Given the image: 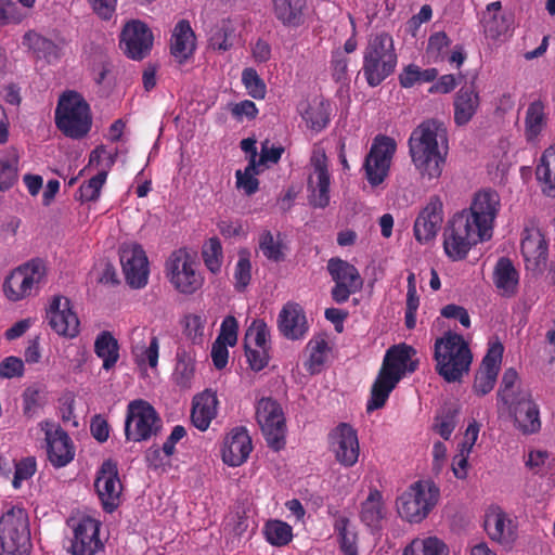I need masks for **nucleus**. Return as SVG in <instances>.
I'll return each mask as SVG.
<instances>
[{
  "label": "nucleus",
  "mask_w": 555,
  "mask_h": 555,
  "mask_svg": "<svg viewBox=\"0 0 555 555\" xmlns=\"http://www.w3.org/2000/svg\"><path fill=\"white\" fill-rule=\"evenodd\" d=\"M310 162L313 172L308 179L309 204L314 208H325L330 205L331 185V175L325 152L314 150Z\"/></svg>",
  "instance_id": "nucleus-19"
},
{
  "label": "nucleus",
  "mask_w": 555,
  "mask_h": 555,
  "mask_svg": "<svg viewBox=\"0 0 555 555\" xmlns=\"http://www.w3.org/2000/svg\"><path fill=\"white\" fill-rule=\"evenodd\" d=\"M253 450L251 438L245 427L233 428L224 438L221 449L222 461L231 467L244 464Z\"/></svg>",
  "instance_id": "nucleus-27"
},
{
  "label": "nucleus",
  "mask_w": 555,
  "mask_h": 555,
  "mask_svg": "<svg viewBox=\"0 0 555 555\" xmlns=\"http://www.w3.org/2000/svg\"><path fill=\"white\" fill-rule=\"evenodd\" d=\"M242 82L248 95L256 100L264 99L267 94V86L255 68L247 67L243 69Z\"/></svg>",
  "instance_id": "nucleus-53"
},
{
  "label": "nucleus",
  "mask_w": 555,
  "mask_h": 555,
  "mask_svg": "<svg viewBox=\"0 0 555 555\" xmlns=\"http://www.w3.org/2000/svg\"><path fill=\"white\" fill-rule=\"evenodd\" d=\"M131 354L134 363L139 367L149 366L156 369L159 358V340L157 336L153 335L147 345L143 341L133 343L131 346Z\"/></svg>",
  "instance_id": "nucleus-41"
},
{
  "label": "nucleus",
  "mask_w": 555,
  "mask_h": 555,
  "mask_svg": "<svg viewBox=\"0 0 555 555\" xmlns=\"http://www.w3.org/2000/svg\"><path fill=\"white\" fill-rule=\"evenodd\" d=\"M501 199L498 192L487 189L477 192L468 209L457 212L468 219V223L489 240L493 234L494 220L500 211Z\"/></svg>",
  "instance_id": "nucleus-13"
},
{
  "label": "nucleus",
  "mask_w": 555,
  "mask_h": 555,
  "mask_svg": "<svg viewBox=\"0 0 555 555\" xmlns=\"http://www.w3.org/2000/svg\"><path fill=\"white\" fill-rule=\"evenodd\" d=\"M451 40L444 31L433 34L428 39L427 54L434 62L443 61L448 54Z\"/></svg>",
  "instance_id": "nucleus-56"
},
{
  "label": "nucleus",
  "mask_w": 555,
  "mask_h": 555,
  "mask_svg": "<svg viewBox=\"0 0 555 555\" xmlns=\"http://www.w3.org/2000/svg\"><path fill=\"white\" fill-rule=\"evenodd\" d=\"M14 476L12 486L14 489H20L23 481L29 480L37 470V463L34 456H27L20 461H14Z\"/></svg>",
  "instance_id": "nucleus-57"
},
{
  "label": "nucleus",
  "mask_w": 555,
  "mask_h": 555,
  "mask_svg": "<svg viewBox=\"0 0 555 555\" xmlns=\"http://www.w3.org/2000/svg\"><path fill=\"white\" fill-rule=\"evenodd\" d=\"M234 35V28L231 22L222 20L220 23L211 27L209 33V47L214 50L225 52L231 49L232 42L230 38Z\"/></svg>",
  "instance_id": "nucleus-47"
},
{
  "label": "nucleus",
  "mask_w": 555,
  "mask_h": 555,
  "mask_svg": "<svg viewBox=\"0 0 555 555\" xmlns=\"http://www.w3.org/2000/svg\"><path fill=\"white\" fill-rule=\"evenodd\" d=\"M254 170L255 162L250 160L244 172L237 170L235 173L236 186L244 190L246 195H253L258 191L259 181L253 176Z\"/></svg>",
  "instance_id": "nucleus-58"
},
{
  "label": "nucleus",
  "mask_w": 555,
  "mask_h": 555,
  "mask_svg": "<svg viewBox=\"0 0 555 555\" xmlns=\"http://www.w3.org/2000/svg\"><path fill=\"white\" fill-rule=\"evenodd\" d=\"M264 535L271 545L283 546L291 542L293 529L281 520H271L264 527Z\"/></svg>",
  "instance_id": "nucleus-51"
},
{
  "label": "nucleus",
  "mask_w": 555,
  "mask_h": 555,
  "mask_svg": "<svg viewBox=\"0 0 555 555\" xmlns=\"http://www.w3.org/2000/svg\"><path fill=\"white\" fill-rule=\"evenodd\" d=\"M270 335L267 323L261 319H255L248 326L244 337V347L251 345L254 347H267Z\"/></svg>",
  "instance_id": "nucleus-54"
},
{
  "label": "nucleus",
  "mask_w": 555,
  "mask_h": 555,
  "mask_svg": "<svg viewBox=\"0 0 555 555\" xmlns=\"http://www.w3.org/2000/svg\"><path fill=\"white\" fill-rule=\"evenodd\" d=\"M348 64L349 57L345 53L339 50L332 53V77L336 82L345 83L348 81Z\"/></svg>",
  "instance_id": "nucleus-60"
},
{
  "label": "nucleus",
  "mask_w": 555,
  "mask_h": 555,
  "mask_svg": "<svg viewBox=\"0 0 555 555\" xmlns=\"http://www.w3.org/2000/svg\"><path fill=\"white\" fill-rule=\"evenodd\" d=\"M22 401L24 416L33 418L44 406L47 402L46 392L37 386H29L23 391Z\"/></svg>",
  "instance_id": "nucleus-49"
},
{
  "label": "nucleus",
  "mask_w": 555,
  "mask_h": 555,
  "mask_svg": "<svg viewBox=\"0 0 555 555\" xmlns=\"http://www.w3.org/2000/svg\"><path fill=\"white\" fill-rule=\"evenodd\" d=\"M195 366L191 360L179 359L176 364L175 377L178 386L183 388L191 387L194 377Z\"/></svg>",
  "instance_id": "nucleus-63"
},
{
  "label": "nucleus",
  "mask_w": 555,
  "mask_h": 555,
  "mask_svg": "<svg viewBox=\"0 0 555 555\" xmlns=\"http://www.w3.org/2000/svg\"><path fill=\"white\" fill-rule=\"evenodd\" d=\"M119 258L126 282L132 288L144 287L149 279V260L143 248L139 244L124 245Z\"/></svg>",
  "instance_id": "nucleus-22"
},
{
  "label": "nucleus",
  "mask_w": 555,
  "mask_h": 555,
  "mask_svg": "<svg viewBox=\"0 0 555 555\" xmlns=\"http://www.w3.org/2000/svg\"><path fill=\"white\" fill-rule=\"evenodd\" d=\"M237 320L233 315H228L221 323L217 339H221V341H224L225 344H229L230 347H233L237 343Z\"/></svg>",
  "instance_id": "nucleus-64"
},
{
  "label": "nucleus",
  "mask_w": 555,
  "mask_h": 555,
  "mask_svg": "<svg viewBox=\"0 0 555 555\" xmlns=\"http://www.w3.org/2000/svg\"><path fill=\"white\" fill-rule=\"evenodd\" d=\"M503 350L501 343L492 344L488 349L473 384V390L477 396H486L493 389L500 372Z\"/></svg>",
  "instance_id": "nucleus-26"
},
{
  "label": "nucleus",
  "mask_w": 555,
  "mask_h": 555,
  "mask_svg": "<svg viewBox=\"0 0 555 555\" xmlns=\"http://www.w3.org/2000/svg\"><path fill=\"white\" fill-rule=\"evenodd\" d=\"M256 420L268 447L274 451L283 449L286 424L281 404L272 398H261L256 404Z\"/></svg>",
  "instance_id": "nucleus-12"
},
{
  "label": "nucleus",
  "mask_w": 555,
  "mask_h": 555,
  "mask_svg": "<svg viewBox=\"0 0 555 555\" xmlns=\"http://www.w3.org/2000/svg\"><path fill=\"white\" fill-rule=\"evenodd\" d=\"M162 426V418L151 403L142 399L128 403L125 420V438L127 441L150 440L157 436Z\"/></svg>",
  "instance_id": "nucleus-9"
},
{
  "label": "nucleus",
  "mask_w": 555,
  "mask_h": 555,
  "mask_svg": "<svg viewBox=\"0 0 555 555\" xmlns=\"http://www.w3.org/2000/svg\"><path fill=\"white\" fill-rule=\"evenodd\" d=\"M47 267L43 260L36 258L14 269L3 283L5 297L18 301L38 292L46 283Z\"/></svg>",
  "instance_id": "nucleus-10"
},
{
  "label": "nucleus",
  "mask_w": 555,
  "mask_h": 555,
  "mask_svg": "<svg viewBox=\"0 0 555 555\" xmlns=\"http://www.w3.org/2000/svg\"><path fill=\"white\" fill-rule=\"evenodd\" d=\"M55 125L68 138L80 139L91 128L90 107L76 91L64 92L55 108Z\"/></svg>",
  "instance_id": "nucleus-7"
},
{
  "label": "nucleus",
  "mask_w": 555,
  "mask_h": 555,
  "mask_svg": "<svg viewBox=\"0 0 555 555\" xmlns=\"http://www.w3.org/2000/svg\"><path fill=\"white\" fill-rule=\"evenodd\" d=\"M245 354L248 364L253 371L259 372L263 370L269 363L268 347H255L251 345L245 347Z\"/></svg>",
  "instance_id": "nucleus-61"
},
{
  "label": "nucleus",
  "mask_w": 555,
  "mask_h": 555,
  "mask_svg": "<svg viewBox=\"0 0 555 555\" xmlns=\"http://www.w3.org/2000/svg\"><path fill=\"white\" fill-rule=\"evenodd\" d=\"M23 44L31 50L37 57L44 59L49 63L61 57V46L35 31L24 35Z\"/></svg>",
  "instance_id": "nucleus-38"
},
{
  "label": "nucleus",
  "mask_w": 555,
  "mask_h": 555,
  "mask_svg": "<svg viewBox=\"0 0 555 555\" xmlns=\"http://www.w3.org/2000/svg\"><path fill=\"white\" fill-rule=\"evenodd\" d=\"M415 354L416 350L406 344L391 346L386 351L382 366L371 387L370 399L366 403L367 412L382 409L405 374L417 370L418 361L413 359Z\"/></svg>",
  "instance_id": "nucleus-2"
},
{
  "label": "nucleus",
  "mask_w": 555,
  "mask_h": 555,
  "mask_svg": "<svg viewBox=\"0 0 555 555\" xmlns=\"http://www.w3.org/2000/svg\"><path fill=\"white\" fill-rule=\"evenodd\" d=\"M20 156L14 147L7 150V157L0 158V191L11 189L17 181Z\"/></svg>",
  "instance_id": "nucleus-44"
},
{
  "label": "nucleus",
  "mask_w": 555,
  "mask_h": 555,
  "mask_svg": "<svg viewBox=\"0 0 555 555\" xmlns=\"http://www.w3.org/2000/svg\"><path fill=\"white\" fill-rule=\"evenodd\" d=\"M439 139H446V129L434 119L418 125L409 139L412 163L421 179L427 182L437 181L446 166L447 151H440Z\"/></svg>",
  "instance_id": "nucleus-1"
},
{
  "label": "nucleus",
  "mask_w": 555,
  "mask_h": 555,
  "mask_svg": "<svg viewBox=\"0 0 555 555\" xmlns=\"http://www.w3.org/2000/svg\"><path fill=\"white\" fill-rule=\"evenodd\" d=\"M284 244L281 233L275 235L269 231H263L259 236V249L263 256L274 262L283 261L285 258Z\"/></svg>",
  "instance_id": "nucleus-45"
},
{
  "label": "nucleus",
  "mask_w": 555,
  "mask_h": 555,
  "mask_svg": "<svg viewBox=\"0 0 555 555\" xmlns=\"http://www.w3.org/2000/svg\"><path fill=\"white\" fill-rule=\"evenodd\" d=\"M545 103L535 100L528 105L525 117V137L527 141H534L543 131L547 122Z\"/></svg>",
  "instance_id": "nucleus-39"
},
{
  "label": "nucleus",
  "mask_w": 555,
  "mask_h": 555,
  "mask_svg": "<svg viewBox=\"0 0 555 555\" xmlns=\"http://www.w3.org/2000/svg\"><path fill=\"white\" fill-rule=\"evenodd\" d=\"M205 320L198 314L185 317V335L194 343H202L204 336Z\"/></svg>",
  "instance_id": "nucleus-62"
},
{
  "label": "nucleus",
  "mask_w": 555,
  "mask_h": 555,
  "mask_svg": "<svg viewBox=\"0 0 555 555\" xmlns=\"http://www.w3.org/2000/svg\"><path fill=\"white\" fill-rule=\"evenodd\" d=\"M493 282L502 296L512 297L517 293L519 274L509 258L502 257L498 260Z\"/></svg>",
  "instance_id": "nucleus-35"
},
{
  "label": "nucleus",
  "mask_w": 555,
  "mask_h": 555,
  "mask_svg": "<svg viewBox=\"0 0 555 555\" xmlns=\"http://www.w3.org/2000/svg\"><path fill=\"white\" fill-rule=\"evenodd\" d=\"M94 489L106 513H113L120 503L122 485L117 463L105 460L96 472Z\"/></svg>",
  "instance_id": "nucleus-18"
},
{
  "label": "nucleus",
  "mask_w": 555,
  "mask_h": 555,
  "mask_svg": "<svg viewBox=\"0 0 555 555\" xmlns=\"http://www.w3.org/2000/svg\"><path fill=\"white\" fill-rule=\"evenodd\" d=\"M47 319L50 327L60 336L74 338L79 334L80 322L67 297L59 295L52 298Z\"/></svg>",
  "instance_id": "nucleus-23"
},
{
  "label": "nucleus",
  "mask_w": 555,
  "mask_h": 555,
  "mask_svg": "<svg viewBox=\"0 0 555 555\" xmlns=\"http://www.w3.org/2000/svg\"><path fill=\"white\" fill-rule=\"evenodd\" d=\"M153 34L141 21L128 22L119 36V47L129 59L141 61L149 55L153 46Z\"/></svg>",
  "instance_id": "nucleus-20"
},
{
  "label": "nucleus",
  "mask_w": 555,
  "mask_h": 555,
  "mask_svg": "<svg viewBox=\"0 0 555 555\" xmlns=\"http://www.w3.org/2000/svg\"><path fill=\"white\" fill-rule=\"evenodd\" d=\"M274 16L286 27H298L304 23L307 0H272Z\"/></svg>",
  "instance_id": "nucleus-36"
},
{
  "label": "nucleus",
  "mask_w": 555,
  "mask_h": 555,
  "mask_svg": "<svg viewBox=\"0 0 555 555\" xmlns=\"http://www.w3.org/2000/svg\"><path fill=\"white\" fill-rule=\"evenodd\" d=\"M518 380L519 376L515 369L505 370L496 392L498 404L511 401V399L518 397L520 391H528V389L520 387Z\"/></svg>",
  "instance_id": "nucleus-48"
},
{
  "label": "nucleus",
  "mask_w": 555,
  "mask_h": 555,
  "mask_svg": "<svg viewBox=\"0 0 555 555\" xmlns=\"http://www.w3.org/2000/svg\"><path fill=\"white\" fill-rule=\"evenodd\" d=\"M302 118L306 120L308 127L315 131L325 128L330 121L328 115L322 104L309 106L302 114Z\"/></svg>",
  "instance_id": "nucleus-59"
},
{
  "label": "nucleus",
  "mask_w": 555,
  "mask_h": 555,
  "mask_svg": "<svg viewBox=\"0 0 555 555\" xmlns=\"http://www.w3.org/2000/svg\"><path fill=\"white\" fill-rule=\"evenodd\" d=\"M235 288L244 291L251 280L250 253L243 248L238 251V260L234 270Z\"/></svg>",
  "instance_id": "nucleus-52"
},
{
  "label": "nucleus",
  "mask_w": 555,
  "mask_h": 555,
  "mask_svg": "<svg viewBox=\"0 0 555 555\" xmlns=\"http://www.w3.org/2000/svg\"><path fill=\"white\" fill-rule=\"evenodd\" d=\"M94 352L103 360V369L109 371L119 359V345L117 339L107 331L101 332L94 341Z\"/></svg>",
  "instance_id": "nucleus-40"
},
{
  "label": "nucleus",
  "mask_w": 555,
  "mask_h": 555,
  "mask_svg": "<svg viewBox=\"0 0 555 555\" xmlns=\"http://www.w3.org/2000/svg\"><path fill=\"white\" fill-rule=\"evenodd\" d=\"M165 275L173 288L182 295H193L204 284L196 254L186 247L171 251L165 262Z\"/></svg>",
  "instance_id": "nucleus-6"
},
{
  "label": "nucleus",
  "mask_w": 555,
  "mask_h": 555,
  "mask_svg": "<svg viewBox=\"0 0 555 555\" xmlns=\"http://www.w3.org/2000/svg\"><path fill=\"white\" fill-rule=\"evenodd\" d=\"M328 449L344 467H352L360 455L357 430L348 423H339L327 436Z\"/></svg>",
  "instance_id": "nucleus-17"
},
{
  "label": "nucleus",
  "mask_w": 555,
  "mask_h": 555,
  "mask_svg": "<svg viewBox=\"0 0 555 555\" xmlns=\"http://www.w3.org/2000/svg\"><path fill=\"white\" fill-rule=\"evenodd\" d=\"M535 177L544 195L555 197V149H546L535 168Z\"/></svg>",
  "instance_id": "nucleus-37"
},
{
  "label": "nucleus",
  "mask_w": 555,
  "mask_h": 555,
  "mask_svg": "<svg viewBox=\"0 0 555 555\" xmlns=\"http://www.w3.org/2000/svg\"><path fill=\"white\" fill-rule=\"evenodd\" d=\"M326 270L335 285L331 289L332 299L338 304L348 301L352 294L363 287V279L359 270L339 257H333L327 261Z\"/></svg>",
  "instance_id": "nucleus-14"
},
{
  "label": "nucleus",
  "mask_w": 555,
  "mask_h": 555,
  "mask_svg": "<svg viewBox=\"0 0 555 555\" xmlns=\"http://www.w3.org/2000/svg\"><path fill=\"white\" fill-rule=\"evenodd\" d=\"M521 255L526 269L542 272L548 259V244L538 228H526L520 243Z\"/></svg>",
  "instance_id": "nucleus-25"
},
{
  "label": "nucleus",
  "mask_w": 555,
  "mask_h": 555,
  "mask_svg": "<svg viewBox=\"0 0 555 555\" xmlns=\"http://www.w3.org/2000/svg\"><path fill=\"white\" fill-rule=\"evenodd\" d=\"M396 149V141L387 135H377L373 140L363 164L366 180L372 186L382 184L388 177Z\"/></svg>",
  "instance_id": "nucleus-15"
},
{
  "label": "nucleus",
  "mask_w": 555,
  "mask_h": 555,
  "mask_svg": "<svg viewBox=\"0 0 555 555\" xmlns=\"http://www.w3.org/2000/svg\"><path fill=\"white\" fill-rule=\"evenodd\" d=\"M485 530L492 541L508 543L513 540L512 520L500 507H491L485 515Z\"/></svg>",
  "instance_id": "nucleus-34"
},
{
  "label": "nucleus",
  "mask_w": 555,
  "mask_h": 555,
  "mask_svg": "<svg viewBox=\"0 0 555 555\" xmlns=\"http://www.w3.org/2000/svg\"><path fill=\"white\" fill-rule=\"evenodd\" d=\"M514 420L518 430L525 435L535 434L541 428L540 411L531 391H520L518 397L502 403Z\"/></svg>",
  "instance_id": "nucleus-21"
},
{
  "label": "nucleus",
  "mask_w": 555,
  "mask_h": 555,
  "mask_svg": "<svg viewBox=\"0 0 555 555\" xmlns=\"http://www.w3.org/2000/svg\"><path fill=\"white\" fill-rule=\"evenodd\" d=\"M402 555H449V547L437 537L415 538L403 548Z\"/></svg>",
  "instance_id": "nucleus-42"
},
{
  "label": "nucleus",
  "mask_w": 555,
  "mask_h": 555,
  "mask_svg": "<svg viewBox=\"0 0 555 555\" xmlns=\"http://www.w3.org/2000/svg\"><path fill=\"white\" fill-rule=\"evenodd\" d=\"M307 350L309 351V360L306 363V369L311 374L318 373L326 359L327 341L322 337L312 338L307 344Z\"/></svg>",
  "instance_id": "nucleus-50"
},
{
  "label": "nucleus",
  "mask_w": 555,
  "mask_h": 555,
  "mask_svg": "<svg viewBox=\"0 0 555 555\" xmlns=\"http://www.w3.org/2000/svg\"><path fill=\"white\" fill-rule=\"evenodd\" d=\"M386 516V506L383 494L376 488L370 490L367 498L361 503L360 519L373 532L382 528Z\"/></svg>",
  "instance_id": "nucleus-33"
},
{
  "label": "nucleus",
  "mask_w": 555,
  "mask_h": 555,
  "mask_svg": "<svg viewBox=\"0 0 555 555\" xmlns=\"http://www.w3.org/2000/svg\"><path fill=\"white\" fill-rule=\"evenodd\" d=\"M278 328L287 339H302L309 326L304 309L295 302H287L279 313Z\"/></svg>",
  "instance_id": "nucleus-28"
},
{
  "label": "nucleus",
  "mask_w": 555,
  "mask_h": 555,
  "mask_svg": "<svg viewBox=\"0 0 555 555\" xmlns=\"http://www.w3.org/2000/svg\"><path fill=\"white\" fill-rule=\"evenodd\" d=\"M486 241L489 238L459 214L453 216L443 231V250L452 261L465 259L473 246Z\"/></svg>",
  "instance_id": "nucleus-11"
},
{
  "label": "nucleus",
  "mask_w": 555,
  "mask_h": 555,
  "mask_svg": "<svg viewBox=\"0 0 555 555\" xmlns=\"http://www.w3.org/2000/svg\"><path fill=\"white\" fill-rule=\"evenodd\" d=\"M201 254L207 270L212 274L220 273L224 257L221 241L217 236L205 241Z\"/></svg>",
  "instance_id": "nucleus-43"
},
{
  "label": "nucleus",
  "mask_w": 555,
  "mask_h": 555,
  "mask_svg": "<svg viewBox=\"0 0 555 555\" xmlns=\"http://www.w3.org/2000/svg\"><path fill=\"white\" fill-rule=\"evenodd\" d=\"M398 64L392 37L385 31L372 35L363 50L361 72L366 83L375 88L391 76Z\"/></svg>",
  "instance_id": "nucleus-4"
},
{
  "label": "nucleus",
  "mask_w": 555,
  "mask_h": 555,
  "mask_svg": "<svg viewBox=\"0 0 555 555\" xmlns=\"http://www.w3.org/2000/svg\"><path fill=\"white\" fill-rule=\"evenodd\" d=\"M39 426L44 433L47 454L51 465L61 468L69 464L75 457V446L69 435L53 421H42Z\"/></svg>",
  "instance_id": "nucleus-16"
},
{
  "label": "nucleus",
  "mask_w": 555,
  "mask_h": 555,
  "mask_svg": "<svg viewBox=\"0 0 555 555\" xmlns=\"http://www.w3.org/2000/svg\"><path fill=\"white\" fill-rule=\"evenodd\" d=\"M100 545L99 524L90 518L81 520L74 530L72 555H94Z\"/></svg>",
  "instance_id": "nucleus-30"
},
{
  "label": "nucleus",
  "mask_w": 555,
  "mask_h": 555,
  "mask_svg": "<svg viewBox=\"0 0 555 555\" xmlns=\"http://www.w3.org/2000/svg\"><path fill=\"white\" fill-rule=\"evenodd\" d=\"M107 178V172L102 170L94 177L82 183L78 189L79 199L81 202H93L100 196L102 186L104 185Z\"/></svg>",
  "instance_id": "nucleus-55"
},
{
  "label": "nucleus",
  "mask_w": 555,
  "mask_h": 555,
  "mask_svg": "<svg viewBox=\"0 0 555 555\" xmlns=\"http://www.w3.org/2000/svg\"><path fill=\"white\" fill-rule=\"evenodd\" d=\"M442 221L443 203L438 195H433L415 219L413 227L415 240L421 244L434 240L441 228Z\"/></svg>",
  "instance_id": "nucleus-24"
},
{
  "label": "nucleus",
  "mask_w": 555,
  "mask_h": 555,
  "mask_svg": "<svg viewBox=\"0 0 555 555\" xmlns=\"http://www.w3.org/2000/svg\"><path fill=\"white\" fill-rule=\"evenodd\" d=\"M218 398L211 389L197 393L192 401L191 421L201 431L209 428L211 421L217 416Z\"/></svg>",
  "instance_id": "nucleus-31"
},
{
  "label": "nucleus",
  "mask_w": 555,
  "mask_h": 555,
  "mask_svg": "<svg viewBox=\"0 0 555 555\" xmlns=\"http://www.w3.org/2000/svg\"><path fill=\"white\" fill-rule=\"evenodd\" d=\"M196 48L195 34L186 20H181L175 26L170 52L172 56L182 64L193 55Z\"/></svg>",
  "instance_id": "nucleus-32"
},
{
  "label": "nucleus",
  "mask_w": 555,
  "mask_h": 555,
  "mask_svg": "<svg viewBox=\"0 0 555 555\" xmlns=\"http://www.w3.org/2000/svg\"><path fill=\"white\" fill-rule=\"evenodd\" d=\"M1 555H23L30 545L28 514L21 506H10L0 517Z\"/></svg>",
  "instance_id": "nucleus-8"
},
{
  "label": "nucleus",
  "mask_w": 555,
  "mask_h": 555,
  "mask_svg": "<svg viewBox=\"0 0 555 555\" xmlns=\"http://www.w3.org/2000/svg\"><path fill=\"white\" fill-rule=\"evenodd\" d=\"M480 95L474 82L462 86L453 98V119L457 127L470 122L480 107Z\"/></svg>",
  "instance_id": "nucleus-29"
},
{
  "label": "nucleus",
  "mask_w": 555,
  "mask_h": 555,
  "mask_svg": "<svg viewBox=\"0 0 555 555\" xmlns=\"http://www.w3.org/2000/svg\"><path fill=\"white\" fill-rule=\"evenodd\" d=\"M350 521L345 516L335 519L334 530L338 535L340 550L344 555H358L357 533L350 530Z\"/></svg>",
  "instance_id": "nucleus-46"
},
{
  "label": "nucleus",
  "mask_w": 555,
  "mask_h": 555,
  "mask_svg": "<svg viewBox=\"0 0 555 555\" xmlns=\"http://www.w3.org/2000/svg\"><path fill=\"white\" fill-rule=\"evenodd\" d=\"M439 499L440 489L433 480H417L398 498V513L410 524H420L433 512Z\"/></svg>",
  "instance_id": "nucleus-5"
},
{
  "label": "nucleus",
  "mask_w": 555,
  "mask_h": 555,
  "mask_svg": "<svg viewBox=\"0 0 555 555\" xmlns=\"http://www.w3.org/2000/svg\"><path fill=\"white\" fill-rule=\"evenodd\" d=\"M436 372L448 383L460 382L468 373L473 354L462 335L447 332L434 346Z\"/></svg>",
  "instance_id": "nucleus-3"
}]
</instances>
